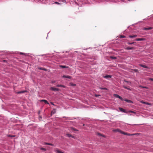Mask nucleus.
<instances>
[{"instance_id":"9b49d317","label":"nucleus","mask_w":153,"mask_h":153,"mask_svg":"<svg viewBox=\"0 0 153 153\" xmlns=\"http://www.w3.org/2000/svg\"><path fill=\"white\" fill-rule=\"evenodd\" d=\"M59 67L62 68H68V66H65V65H60Z\"/></svg>"},{"instance_id":"b1692460","label":"nucleus","mask_w":153,"mask_h":153,"mask_svg":"<svg viewBox=\"0 0 153 153\" xmlns=\"http://www.w3.org/2000/svg\"><path fill=\"white\" fill-rule=\"evenodd\" d=\"M134 42H128V44L129 45H132L134 43Z\"/></svg>"},{"instance_id":"a19ab883","label":"nucleus","mask_w":153,"mask_h":153,"mask_svg":"<svg viewBox=\"0 0 153 153\" xmlns=\"http://www.w3.org/2000/svg\"><path fill=\"white\" fill-rule=\"evenodd\" d=\"M39 69H42V68H39Z\"/></svg>"},{"instance_id":"a211bd4d","label":"nucleus","mask_w":153,"mask_h":153,"mask_svg":"<svg viewBox=\"0 0 153 153\" xmlns=\"http://www.w3.org/2000/svg\"><path fill=\"white\" fill-rule=\"evenodd\" d=\"M114 96L115 97L118 98H119L120 97V96L119 95H118L117 94H114Z\"/></svg>"},{"instance_id":"cd10ccee","label":"nucleus","mask_w":153,"mask_h":153,"mask_svg":"<svg viewBox=\"0 0 153 153\" xmlns=\"http://www.w3.org/2000/svg\"><path fill=\"white\" fill-rule=\"evenodd\" d=\"M141 102L142 103H143V104H148V103H146V102H143V101H141L140 102Z\"/></svg>"},{"instance_id":"37998d69","label":"nucleus","mask_w":153,"mask_h":153,"mask_svg":"<svg viewBox=\"0 0 153 153\" xmlns=\"http://www.w3.org/2000/svg\"><path fill=\"white\" fill-rule=\"evenodd\" d=\"M135 70V71H137V70Z\"/></svg>"},{"instance_id":"c756f323","label":"nucleus","mask_w":153,"mask_h":153,"mask_svg":"<svg viewBox=\"0 0 153 153\" xmlns=\"http://www.w3.org/2000/svg\"><path fill=\"white\" fill-rule=\"evenodd\" d=\"M119 99H120L122 101H123V99L121 97H120Z\"/></svg>"},{"instance_id":"c03bdc74","label":"nucleus","mask_w":153,"mask_h":153,"mask_svg":"<svg viewBox=\"0 0 153 153\" xmlns=\"http://www.w3.org/2000/svg\"><path fill=\"white\" fill-rule=\"evenodd\" d=\"M85 125V124H83V126H84Z\"/></svg>"},{"instance_id":"a18cd8bd","label":"nucleus","mask_w":153,"mask_h":153,"mask_svg":"<svg viewBox=\"0 0 153 153\" xmlns=\"http://www.w3.org/2000/svg\"><path fill=\"white\" fill-rule=\"evenodd\" d=\"M43 70H45V69Z\"/></svg>"},{"instance_id":"6e6552de","label":"nucleus","mask_w":153,"mask_h":153,"mask_svg":"<svg viewBox=\"0 0 153 153\" xmlns=\"http://www.w3.org/2000/svg\"><path fill=\"white\" fill-rule=\"evenodd\" d=\"M40 101L41 102H45V103L46 104H49V103L48 102V101L46 100H40Z\"/></svg>"},{"instance_id":"f8f14e48","label":"nucleus","mask_w":153,"mask_h":153,"mask_svg":"<svg viewBox=\"0 0 153 153\" xmlns=\"http://www.w3.org/2000/svg\"><path fill=\"white\" fill-rule=\"evenodd\" d=\"M144 39L143 38H138L137 39H135V41H143L144 40Z\"/></svg>"},{"instance_id":"393cba45","label":"nucleus","mask_w":153,"mask_h":153,"mask_svg":"<svg viewBox=\"0 0 153 153\" xmlns=\"http://www.w3.org/2000/svg\"><path fill=\"white\" fill-rule=\"evenodd\" d=\"M40 149L41 150H42L43 151H45L46 150V149L45 148H41Z\"/></svg>"},{"instance_id":"9d476101","label":"nucleus","mask_w":153,"mask_h":153,"mask_svg":"<svg viewBox=\"0 0 153 153\" xmlns=\"http://www.w3.org/2000/svg\"><path fill=\"white\" fill-rule=\"evenodd\" d=\"M124 101L126 102H127L128 103H133V102L131 100H127V99H125L124 100Z\"/></svg>"},{"instance_id":"dca6fc26","label":"nucleus","mask_w":153,"mask_h":153,"mask_svg":"<svg viewBox=\"0 0 153 153\" xmlns=\"http://www.w3.org/2000/svg\"><path fill=\"white\" fill-rule=\"evenodd\" d=\"M26 91H19L17 92L18 94H21V93H24Z\"/></svg>"},{"instance_id":"4be33fe9","label":"nucleus","mask_w":153,"mask_h":153,"mask_svg":"<svg viewBox=\"0 0 153 153\" xmlns=\"http://www.w3.org/2000/svg\"><path fill=\"white\" fill-rule=\"evenodd\" d=\"M123 87L126 89H127V90H131V89H130V88H129L125 86H123Z\"/></svg>"},{"instance_id":"20e7f679","label":"nucleus","mask_w":153,"mask_h":153,"mask_svg":"<svg viewBox=\"0 0 153 153\" xmlns=\"http://www.w3.org/2000/svg\"><path fill=\"white\" fill-rule=\"evenodd\" d=\"M119 109L120 110V111H121L123 112L124 113H126V111L123 108H122L119 107Z\"/></svg>"},{"instance_id":"ea45409f","label":"nucleus","mask_w":153,"mask_h":153,"mask_svg":"<svg viewBox=\"0 0 153 153\" xmlns=\"http://www.w3.org/2000/svg\"><path fill=\"white\" fill-rule=\"evenodd\" d=\"M51 104H52V105H54V104L52 102H51Z\"/></svg>"},{"instance_id":"c85d7f7f","label":"nucleus","mask_w":153,"mask_h":153,"mask_svg":"<svg viewBox=\"0 0 153 153\" xmlns=\"http://www.w3.org/2000/svg\"><path fill=\"white\" fill-rule=\"evenodd\" d=\"M100 88L101 89H103V90H105V89H106V88Z\"/></svg>"},{"instance_id":"e433bc0d","label":"nucleus","mask_w":153,"mask_h":153,"mask_svg":"<svg viewBox=\"0 0 153 153\" xmlns=\"http://www.w3.org/2000/svg\"><path fill=\"white\" fill-rule=\"evenodd\" d=\"M98 134L101 136H104L103 135H102L101 134H100V133H98Z\"/></svg>"},{"instance_id":"7c9ffc66","label":"nucleus","mask_w":153,"mask_h":153,"mask_svg":"<svg viewBox=\"0 0 153 153\" xmlns=\"http://www.w3.org/2000/svg\"><path fill=\"white\" fill-rule=\"evenodd\" d=\"M124 81L126 82L129 83H131V82H128V81H126L125 80H124Z\"/></svg>"},{"instance_id":"aec40b11","label":"nucleus","mask_w":153,"mask_h":153,"mask_svg":"<svg viewBox=\"0 0 153 153\" xmlns=\"http://www.w3.org/2000/svg\"><path fill=\"white\" fill-rule=\"evenodd\" d=\"M110 58L112 59H114L117 58L114 56H110Z\"/></svg>"},{"instance_id":"2f4dec72","label":"nucleus","mask_w":153,"mask_h":153,"mask_svg":"<svg viewBox=\"0 0 153 153\" xmlns=\"http://www.w3.org/2000/svg\"><path fill=\"white\" fill-rule=\"evenodd\" d=\"M55 113V111H52L51 112V114H54Z\"/></svg>"},{"instance_id":"f257e3e1","label":"nucleus","mask_w":153,"mask_h":153,"mask_svg":"<svg viewBox=\"0 0 153 153\" xmlns=\"http://www.w3.org/2000/svg\"><path fill=\"white\" fill-rule=\"evenodd\" d=\"M113 131L114 132H119L120 133L123 134L124 135H129V134H128L127 133H126L124 132L123 131H121L119 129H114Z\"/></svg>"},{"instance_id":"bb28decb","label":"nucleus","mask_w":153,"mask_h":153,"mask_svg":"<svg viewBox=\"0 0 153 153\" xmlns=\"http://www.w3.org/2000/svg\"><path fill=\"white\" fill-rule=\"evenodd\" d=\"M149 80L153 81V78H150V77L149 78Z\"/></svg>"},{"instance_id":"f3484780","label":"nucleus","mask_w":153,"mask_h":153,"mask_svg":"<svg viewBox=\"0 0 153 153\" xmlns=\"http://www.w3.org/2000/svg\"><path fill=\"white\" fill-rule=\"evenodd\" d=\"M134 49L133 47H127L126 48V49L127 50H132Z\"/></svg>"},{"instance_id":"412c9836","label":"nucleus","mask_w":153,"mask_h":153,"mask_svg":"<svg viewBox=\"0 0 153 153\" xmlns=\"http://www.w3.org/2000/svg\"><path fill=\"white\" fill-rule=\"evenodd\" d=\"M45 144L48 145H50V146H53V144H51V143H45Z\"/></svg>"},{"instance_id":"4c0bfd02","label":"nucleus","mask_w":153,"mask_h":153,"mask_svg":"<svg viewBox=\"0 0 153 153\" xmlns=\"http://www.w3.org/2000/svg\"><path fill=\"white\" fill-rule=\"evenodd\" d=\"M143 88H147V87H142Z\"/></svg>"},{"instance_id":"72a5a7b5","label":"nucleus","mask_w":153,"mask_h":153,"mask_svg":"<svg viewBox=\"0 0 153 153\" xmlns=\"http://www.w3.org/2000/svg\"><path fill=\"white\" fill-rule=\"evenodd\" d=\"M129 112H131V113H135V112L134 111H129Z\"/></svg>"},{"instance_id":"7ed1b4c3","label":"nucleus","mask_w":153,"mask_h":153,"mask_svg":"<svg viewBox=\"0 0 153 153\" xmlns=\"http://www.w3.org/2000/svg\"><path fill=\"white\" fill-rule=\"evenodd\" d=\"M139 65L141 67H142L143 68H149L146 65H142V64H140Z\"/></svg>"},{"instance_id":"58836bf2","label":"nucleus","mask_w":153,"mask_h":153,"mask_svg":"<svg viewBox=\"0 0 153 153\" xmlns=\"http://www.w3.org/2000/svg\"><path fill=\"white\" fill-rule=\"evenodd\" d=\"M98 96V95H96H96H95V96L96 97H97Z\"/></svg>"},{"instance_id":"f03ea898","label":"nucleus","mask_w":153,"mask_h":153,"mask_svg":"<svg viewBox=\"0 0 153 153\" xmlns=\"http://www.w3.org/2000/svg\"><path fill=\"white\" fill-rule=\"evenodd\" d=\"M51 90L52 91H59V89L58 88H54L51 87L50 88Z\"/></svg>"},{"instance_id":"473e14b6","label":"nucleus","mask_w":153,"mask_h":153,"mask_svg":"<svg viewBox=\"0 0 153 153\" xmlns=\"http://www.w3.org/2000/svg\"><path fill=\"white\" fill-rule=\"evenodd\" d=\"M55 3L56 4H60L59 3V2H55Z\"/></svg>"},{"instance_id":"f704fd0d","label":"nucleus","mask_w":153,"mask_h":153,"mask_svg":"<svg viewBox=\"0 0 153 153\" xmlns=\"http://www.w3.org/2000/svg\"><path fill=\"white\" fill-rule=\"evenodd\" d=\"M20 54H21V55L24 54V53H22V52H20Z\"/></svg>"},{"instance_id":"ddd939ff","label":"nucleus","mask_w":153,"mask_h":153,"mask_svg":"<svg viewBox=\"0 0 153 153\" xmlns=\"http://www.w3.org/2000/svg\"><path fill=\"white\" fill-rule=\"evenodd\" d=\"M56 86L58 87H62L64 88H65V86L62 85H56Z\"/></svg>"},{"instance_id":"39448f33","label":"nucleus","mask_w":153,"mask_h":153,"mask_svg":"<svg viewBox=\"0 0 153 153\" xmlns=\"http://www.w3.org/2000/svg\"><path fill=\"white\" fill-rule=\"evenodd\" d=\"M63 77L65 78H67L68 79H71V78L72 77L71 76H66V75H64L63 76Z\"/></svg>"},{"instance_id":"5701e85b","label":"nucleus","mask_w":153,"mask_h":153,"mask_svg":"<svg viewBox=\"0 0 153 153\" xmlns=\"http://www.w3.org/2000/svg\"><path fill=\"white\" fill-rule=\"evenodd\" d=\"M126 37V36H125L123 35H121L120 36V38H125Z\"/></svg>"},{"instance_id":"1a4fd4ad","label":"nucleus","mask_w":153,"mask_h":153,"mask_svg":"<svg viewBox=\"0 0 153 153\" xmlns=\"http://www.w3.org/2000/svg\"><path fill=\"white\" fill-rule=\"evenodd\" d=\"M137 35H134L133 36L130 35L129 36V37L130 38H134L137 37Z\"/></svg>"},{"instance_id":"2eb2a0df","label":"nucleus","mask_w":153,"mask_h":153,"mask_svg":"<svg viewBox=\"0 0 153 153\" xmlns=\"http://www.w3.org/2000/svg\"><path fill=\"white\" fill-rule=\"evenodd\" d=\"M70 128L71 129V130H74V131H78V130L75 129V128H73V127H71Z\"/></svg>"},{"instance_id":"423d86ee","label":"nucleus","mask_w":153,"mask_h":153,"mask_svg":"<svg viewBox=\"0 0 153 153\" xmlns=\"http://www.w3.org/2000/svg\"><path fill=\"white\" fill-rule=\"evenodd\" d=\"M111 76L110 75H106L105 76H104V77L105 78L108 79V78H111Z\"/></svg>"},{"instance_id":"4468645a","label":"nucleus","mask_w":153,"mask_h":153,"mask_svg":"<svg viewBox=\"0 0 153 153\" xmlns=\"http://www.w3.org/2000/svg\"><path fill=\"white\" fill-rule=\"evenodd\" d=\"M55 152L56 153H64V152L60 151L59 150L57 149L55 150Z\"/></svg>"},{"instance_id":"79ce46f5","label":"nucleus","mask_w":153,"mask_h":153,"mask_svg":"<svg viewBox=\"0 0 153 153\" xmlns=\"http://www.w3.org/2000/svg\"><path fill=\"white\" fill-rule=\"evenodd\" d=\"M136 125V124H133V125Z\"/></svg>"},{"instance_id":"0eeeda50","label":"nucleus","mask_w":153,"mask_h":153,"mask_svg":"<svg viewBox=\"0 0 153 153\" xmlns=\"http://www.w3.org/2000/svg\"><path fill=\"white\" fill-rule=\"evenodd\" d=\"M66 135L68 137H71L72 138H74V137L72 135L70 134H66Z\"/></svg>"},{"instance_id":"c9c22d12","label":"nucleus","mask_w":153,"mask_h":153,"mask_svg":"<svg viewBox=\"0 0 153 153\" xmlns=\"http://www.w3.org/2000/svg\"><path fill=\"white\" fill-rule=\"evenodd\" d=\"M62 1L63 2H66V0H62Z\"/></svg>"},{"instance_id":"6ab92c4d","label":"nucleus","mask_w":153,"mask_h":153,"mask_svg":"<svg viewBox=\"0 0 153 153\" xmlns=\"http://www.w3.org/2000/svg\"><path fill=\"white\" fill-rule=\"evenodd\" d=\"M152 28L151 27H148V28H144V30H151L152 29Z\"/></svg>"},{"instance_id":"a878e982","label":"nucleus","mask_w":153,"mask_h":153,"mask_svg":"<svg viewBox=\"0 0 153 153\" xmlns=\"http://www.w3.org/2000/svg\"><path fill=\"white\" fill-rule=\"evenodd\" d=\"M71 85L72 86H75L76 85L74 84H73L72 83H71Z\"/></svg>"}]
</instances>
